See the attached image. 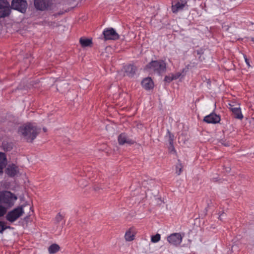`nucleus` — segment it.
Returning <instances> with one entry per match:
<instances>
[{"instance_id":"26","label":"nucleus","mask_w":254,"mask_h":254,"mask_svg":"<svg viewBox=\"0 0 254 254\" xmlns=\"http://www.w3.org/2000/svg\"><path fill=\"white\" fill-rule=\"evenodd\" d=\"M6 213V208L0 205V217L3 216Z\"/></svg>"},{"instance_id":"25","label":"nucleus","mask_w":254,"mask_h":254,"mask_svg":"<svg viewBox=\"0 0 254 254\" xmlns=\"http://www.w3.org/2000/svg\"><path fill=\"white\" fill-rule=\"evenodd\" d=\"M64 218V216L60 213H59L55 217V220L57 223L61 222Z\"/></svg>"},{"instance_id":"5","label":"nucleus","mask_w":254,"mask_h":254,"mask_svg":"<svg viewBox=\"0 0 254 254\" xmlns=\"http://www.w3.org/2000/svg\"><path fill=\"white\" fill-rule=\"evenodd\" d=\"M11 12L9 2L6 0H0V18L8 16Z\"/></svg>"},{"instance_id":"31","label":"nucleus","mask_w":254,"mask_h":254,"mask_svg":"<svg viewBox=\"0 0 254 254\" xmlns=\"http://www.w3.org/2000/svg\"><path fill=\"white\" fill-rule=\"evenodd\" d=\"M15 2H16V0H12V5L13 9H16V7H14V3Z\"/></svg>"},{"instance_id":"30","label":"nucleus","mask_w":254,"mask_h":254,"mask_svg":"<svg viewBox=\"0 0 254 254\" xmlns=\"http://www.w3.org/2000/svg\"><path fill=\"white\" fill-rule=\"evenodd\" d=\"M244 58L245 61L247 66L248 67H250L251 66L250 63L249 62V60L247 59L246 56L244 55Z\"/></svg>"},{"instance_id":"14","label":"nucleus","mask_w":254,"mask_h":254,"mask_svg":"<svg viewBox=\"0 0 254 254\" xmlns=\"http://www.w3.org/2000/svg\"><path fill=\"white\" fill-rule=\"evenodd\" d=\"M142 87L146 90H150L154 87V83L150 77H146L141 82Z\"/></svg>"},{"instance_id":"29","label":"nucleus","mask_w":254,"mask_h":254,"mask_svg":"<svg viewBox=\"0 0 254 254\" xmlns=\"http://www.w3.org/2000/svg\"><path fill=\"white\" fill-rule=\"evenodd\" d=\"M5 229L4 225L3 222H0V233H1L3 230Z\"/></svg>"},{"instance_id":"33","label":"nucleus","mask_w":254,"mask_h":254,"mask_svg":"<svg viewBox=\"0 0 254 254\" xmlns=\"http://www.w3.org/2000/svg\"><path fill=\"white\" fill-rule=\"evenodd\" d=\"M43 130L44 132H46L47 131V129L46 128H43Z\"/></svg>"},{"instance_id":"21","label":"nucleus","mask_w":254,"mask_h":254,"mask_svg":"<svg viewBox=\"0 0 254 254\" xmlns=\"http://www.w3.org/2000/svg\"><path fill=\"white\" fill-rule=\"evenodd\" d=\"M60 246L56 244H54L51 245L48 248V252L49 254H53L56 253L60 250Z\"/></svg>"},{"instance_id":"27","label":"nucleus","mask_w":254,"mask_h":254,"mask_svg":"<svg viewBox=\"0 0 254 254\" xmlns=\"http://www.w3.org/2000/svg\"><path fill=\"white\" fill-rule=\"evenodd\" d=\"M174 80L172 74L168 76H166L164 80L167 82H170Z\"/></svg>"},{"instance_id":"8","label":"nucleus","mask_w":254,"mask_h":254,"mask_svg":"<svg viewBox=\"0 0 254 254\" xmlns=\"http://www.w3.org/2000/svg\"><path fill=\"white\" fill-rule=\"evenodd\" d=\"M187 0H173L172 2V11L176 13L182 10L187 4Z\"/></svg>"},{"instance_id":"34","label":"nucleus","mask_w":254,"mask_h":254,"mask_svg":"<svg viewBox=\"0 0 254 254\" xmlns=\"http://www.w3.org/2000/svg\"><path fill=\"white\" fill-rule=\"evenodd\" d=\"M230 170V169L229 168H228V169L227 170V172H229Z\"/></svg>"},{"instance_id":"6","label":"nucleus","mask_w":254,"mask_h":254,"mask_svg":"<svg viewBox=\"0 0 254 254\" xmlns=\"http://www.w3.org/2000/svg\"><path fill=\"white\" fill-rule=\"evenodd\" d=\"M103 35L105 41L116 40L119 38V35L113 28H106L103 31Z\"/></svg>"},{"instance_id":"20","label":"nucleus","mask_w":254,"mask_h":254,"mask_svg":"<svg viewBox=\"0 0 254 254\" xmlns=\"http://www.w3.org/2000/svg\"><path fill=\"white\" fill-rule=\"evenodd\" d=\"M6 219L11 222H14L16 220V208L8 213L6 215Z\"/></svg>"},{"instance_id":"7","label":"nucleus","mask_w":254,"mask_h":254,"mask_svg":"<svg viewBox=\"0 0 254 254\" xmlns=\"http://www.w3.org/2000/svg\"><path fill=\"white\" fill-rule=\"evenodd\" d=\"M167 239L169 244L175 246H177L182 243L183 236L179 233H175L168 236Z\"/></svg>"},{"instance_id":"18","label":"nucleus","mask_w":254,"mask_h":254,"mask_svg":"<svg viewBox=\"0 0 254 254\" xmlns=\"http://www.w3.org/2000/svg\"><path fill=\"white\" fill-rule=\"evenodd\" d=\"M79 42L82 47H90L92 44L91 39L83 37L80 38Z\"/></svg>"},{"instance_id":"4","label":"nucleus","mask_w":254,"mask_h":254,"mask_svg":"<svg viewBox=\"0 0 254 254\" xmlns=\"http://www.w3.org/2000/svg\"><path fill=\"white\" fill-rule=\"evenodd\" d=\"M16 197L8 191H0V203L7 206H11L14 204Z\"/></svg>"},{"instance_id":"28","label":"nucleus","mask_w":254,"mask_h":254,"mask_svg":"<svg viewBox=\"0 0 254 254\" xmlns=\"http://www.w3.org/2000/svg\"><path fill=\"white\" fill-rule=\"evenodd\" d=\"M172 75H173L174 80H176L181 76L182 73L181 72H178L175 74H172Z\"/></svg>"},{"instance_id":"15","label":"nucleus","mask_w":254,"mask_h":254,"mask_svg":"<svg viewBox=\"0 0 254 254\" xmlns=\"http://www.w3.org/2000/svg\"><path fill=\"white\" fill-rule=\"evenodd\" d=\"M27 3L25 0H17V10L24 13L27 8Z\"/></svg>"},{"instance_id":"11","label":"nucleus","mask_w":254,"mask_h":254,"mask_svg":"<svg viewBox=\"0 0 254 254\" xmlns=\"http://www.w3.org/2000/svg\"><path fill=\"white\" fill-rule=\"evenodd\" d=\"M118 142L120 145H124L125 144H132L134 143V141L129 138L125 133H121L118 136Z\"/></svg>"},{"instance_id":"32","label":"nucleus","mask_w":254,"mask_h":254,"mask_svg":"<svg viewBox=\"0 0 254 254\" xmlns=\"http://www.w3.org/2000/svg\"><path fill=\"white\" fill-rule=\"evenodd\" d=\"M223 214H221V215L219 216V218H220V219H222V217L223 216Z\"/></svg>"},{"instance_id":"23","label":"nucleus","mask_w":254,"mask_h":254,"mask_svg":"<svg viewBox=\"0 0 254 254\" xmlns=\"http://www.w3.org/2000/svg\"><path fill=\"white\" fill-rule=\"evenodd\" d=\"M161 239V236L159 234H156L155 235L151 236V242L153 243L158 242Z\"/></svg>"},{"instance_id":"24","label":"nucleus","mask_w":254,"mask_h":254,"mask_svg":"<svg viewBox=\"0 0 254 254\" xmlns=\"http://www.w3.org/2000/svg\"><path fill=\"white\" fill-rule=\"evenodd\" d=\"M183 169V165L180 162H178V163L176 165V173L179 175L182 172Z\"/></svg>"},{"instance_id":"16","label":"nucleus","mask_w":254,"mask_h":254,"mask_svg":"<svg viewBox=\"0 0 254 254\" xmlns=\"http://www.w3.org/2000/svg\"><path fill=\"white\" fill-rule=\"evenodd\" d=\"M166 137L168 138V141L170 145L169 147V150L171 151L175 152V147L174 146V135L171 133V132L169 130H167Z\"/></svg>"},{"instance_id":"13","label":"nucleus","mask_w":254,"mask_h":254,"mask_svg":"<svg viewBox=\"0 0 254 254\" xmlns=\"http://www.w3.org/2000/svg\"><path fill=\"white\" fill-rule=\"evenodd\" d=\"M123 69L125 72V75L129 77H132L135 72L136 68L133 65L128 64L124 66Z\"/></svg>"},{"instance_id":"12","label":"nucleus","mask_w":254,"mask_h":254,"mask_svg":"<svg viewBox=\"0 0 254 254\" xmlns=\"http://www.w3.org/2000/svg\"><path fill=\"white\" fill-rule=\"evenodd\" d=\"M229 108L233 112L235 118L240 120L243 118V116L239 105H238L237 107H234L232 104H229Z\"/></svg>"},{"instance_id":"17","label":"nucleus","mask_w":254,"mask_h":254,"mask_svg":"<svg viewBox=\"0 0 254 254\" xmlns=\"http://www.w3.org/2000/svg\"><path fill=\"white\" fill-rule=\"evenodd\" d=\"M7 163L6 157L4 153L0 152V174L2 173V170Z\"/></svg>"},{"instance_id":"19","label":"nucleus","mask_w":254,"mask_h":254,"mask_svg":"<svg viewBox=\"0 0 254 254\" xmlns=\"http://www.w3.org/2000/svg\"><path fill=\"white\" fill-rule=\"evenodd\" d=\"M5 172L10 176H14L16 174V167L15 165H8L6 168Z\"/></svg>"},{"instance_id":"22","label":"nucleus","mask_w":254,"mask_h":254,"mask_svg":"<svg viewBox=\"0 0 254 254\" xmlns=\"http://www.w3.org/2000/svg\"><path fill=\"white\" fill-rule=\"evenodd\" d=\"M134 234L133 232L131 230H128L126 232L125 238L126 241H131L134 239Z\"/></svg>"},{"instance_id":"9","label":"nucleus","mask_w":254,"mask_h":254,"mask_svg":"<svg viewBox=\"0 0 254 254\" xmlns=\"http://www.w3.org/2000/svg\"><path fill=\"white\" fill-rule=\"evenodd\" d=\"M50 2V0H34V5L36 9L44 10L49 7Z\"/></svg>"},{"instance_id":"2","label":"nucleus","mask_w":254,"mask_h":254,"mask_svg":"<svg viewBox=\"0 0 254 254\" xmlns=\"http://www.w3.org/2000/svg\"><path fill=\"white\" fill-rule=\"evenodd\" d=\"M35 123H28L20 127L18 131L27 142H32L40 132Z\"/></svg>"},{"instance_id":"10","label":"nucleus","mask_w":254,"mask_h":254,"mask_svg":"<svg viewBox=\"0 0 254 254\" xmlns=\"http://www.w3.org/2000/svg\"><path fill=\"white\" fill-rule=\"evenodd\" d=\"M220 117L215 113H211L204 118V121L208 124H217L220 121Z\"/></svg>"},{"instance_id":"3","label":"nucleus","mask_w":254,"mask_h":254,"mask_svg":"<svg viewBox=\"0 0 254 254\" xmlns=\"http://www.w3.org/2000/svg\"><path fill=\"white\" fill-rule=\"evenodd\" d=\"M146 69L158 75H161L166 70V64L163 60L152 61L146 65Z\"/></svg>"},{"instance_id":"1","label":"nucleus","mask_w":254,"mask_h":254,"mask_svg":"<svg viewBox=\"0 0 254 254\" xmlns=\"http://www.w3.org/2000/svg\"><path fill=\"white\" fill-rule=\"evenodd\" d=\"M17 182L20 185L17 187V199H19L18 205L17 206V219L23 214L25 215L24 219L19 221V225L24 228L30 222V216L33 213L32 206L27 192L29 182L25 172L20 173L17 170Z\"/></svg>"}]
</instances>
